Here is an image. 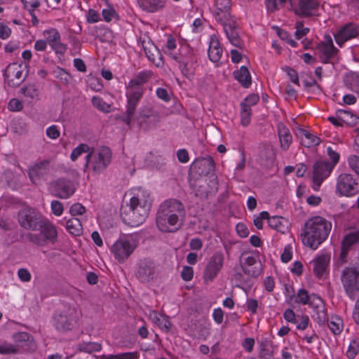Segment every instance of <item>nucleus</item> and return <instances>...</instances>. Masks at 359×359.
Here are the masks:
<instances>
[{
	"mask_svg": "<svg viewBox=\"0 0 359 359\" xmlns=\"http://www.w3.org/2000/svg\"><path fill=\"white\" fill-rule=\"evenodd\" d=\"M20 92L24 95L25 101L29 103L36 101L39 98V90L34 84H28L22 87Z\"/></svg>",
	"mask_w": 359,
	"mask_h": 359,
	"instance_id": "f704fd0d",
	"label": "nucleus"
},
{
	"mask_svg": "<svg viewBox=\"0 0 359 359\" xmlns=\"http://www.w3.org/2000/svg\"><path fill=\"white\" fill-rule=\"evenodd\" d=\"M327 154L331 159L332 162H330V164H333V167L334 168L335 165L339 163L340 156L339 153H337L335 150L332 149V147H327Z\"/></svg>",
	"mask_w": 359,
	"mask_h": 359,
	"instance_id": "bf43d9fd",
	"label": "nucleus"
},
{
	"mask_svg": "<svg viewBox=\"0 0 359 359\" xmlns=\"http://www.w3.org/2000/svg\"><path fill=\"white\" fill-rule=\"evenodd\" d=\"M299 135L302 144L306 147L317 146L320 143V139L306 130L301 129L299 130Z\"/></svg>",
	"mask_w": 359,
	"mask_h": 359,
	"instance_id": "473e14b6",
	"label": "nucleus"
},
{
	"mask_svg": "<svg viewBox=\"0 0 359 359\" xmlns=\"http://www.w3.org/2000/svg\"><path fill=\"white\" fill-rule=\"evenodd\" d=\"M87 22L89 23H95L100 20V14L93 9H90L86 17Z\"/></svg>",
	"mask_w": 359,
	"mask_h": 359,
	"instance_id": "774afa93",
	"label": "nucleus"
},
{
	"mask_svg": "<svg viewBox=\"0 0 359 359\" xmlns=\"http://www.w3.org/2000/svg\"><path fill=\"white\" fill-rule=\"evenodd\" d=\"M75 191V186L72 181L59 179L54 184L55 196L62 199L69 198Z\"/></svg>",
	"mask_w": 359,
	"mask_h": 359,
	"instance_id": "5701e85b",
	"label": "nucleus"
},
{
	"mask_svg": "<svg viewBox=\"0 0 359 359\" xmlns=\"http://www.w3.org/2000/svg\"><path fill=\"white\" fill-rule=\"evenodd\" d=\"M86 208L81 203H74L69 208V212L72 217L82 216L86 212Z\"/></svg>",
	"mask_w": 359,
	"mask_h": 359,
	"instance_id": "8fccbe9b",
	"label": "nucleus"
},
{
	"mask_svg": "<svg viewBox=\"0 0 359 359\" xmlns=\"http://www.w3.org/2000/svg\"><path fill=\"white\" fill-rule=\"evenodd\" d=\"M226 35L232 45L236 47H241L242 42L236 30L235 23L232 22H224L222 23Z\"/></svg>",
	"mask_w": 359,
	"mask_h": 359,
	"instance_id": "cd10ccee",
	"label": "nucleus"
},
{
	"mask_svg": "<svg viewBox=\"0 0 359 359\" xmlns=\"http://www.w3.org/2000/svg\"><path fill=\"white\" fill-rule=\"evenodd\" d=\"M339 50L334 46L330 36H326L316 46V55L323 63H332L337 57Z\"/></svg>",
	"mask_w": 359,
	"mask_h": 359,
	"instance_id": "ddd939ff",
	"label": "nucleus"
},
{
	"mask_svg": "<svg viewBox=\"0 0 359 359\" xmlns=\"http://www.w3.org/2000/svg\"><path fill=\"white\" fill-rule=\"evenodd\" d=\"M278 134L281 149L284 151L287 150L292 142V136L290 130L285 125L279 123Z\"/></svg>",
	"mask_w": 359,
	"mask_h": 359,
	"instance_id": "c85d7f7f",
	"label": "nucleus"
},
{
	"mask_svg": "<svg viewBox=\"0 0 359 359\" xmlns=\"http://www.w3.org/2000/svg\"><path fill=\"white\" fill-rule=\"evenodd\" d=\"M24 6L29 12L34 11L36 8L40 6L41 0H22Z\"/></svg>",
	"mask_w": 359,
	"mask_h": 359,
	"instance_id": "680f3d73",
	"label": "nucleus"
},
{
	"mask_svg": "<svg viewBox=\"0 0 359 359\" xmlns=\"http://www.w3.org/2000/svg\"><path fill=\"white\" fill-rule=\"evenodd\" d=\"M23 108L22 102L16 98L11 99L8 104V109L11 111H19Z\"/></svg>",
	"mask_w": 359,
	"mask_h": 359,
	"instance_id": "052dcab7",
	"label": "nucleus"
},
{
	"mask_svg": "<svg viewBox=\"0 0 359 359\" xmlns=\"http://www.w3.org/2000/svg\"><path fill=\"white\" fill-rule=\"evenodd\" d=\"M346 86L352 91L359 94V74L356 72H351L345 77Z\"/></svg>",
	"mask_w": 359,
	"mask_h": 359,
	"instance_id": "4c0bfd02",
	"label": "nucleus"
},
{
	"mask_svg": "<svg viewBox=\"0 0 359 359\" xmlns=\"http://www.w3.org/2000/svg\"><path fill=\"white\" fill-rule=\"evenodd\" d=\"M137 2L144 11L155 13L165 7L166 0H137Z\"/></svg>",
	"mask_w": 359,
	"mask_h": 359,
	"instance_id": "c756f323",
	"label": "nucleus"
},
{
	"mask_svg": "<svg viewBox=\"0 0 359 359\" xmlns=\"http://www.w3.org/2000/svg\"><path fill=\"white\" fill-rule=\"evenodd\" d=\"M233 77L243 87L248 88L252 83V78L248 69L242 66L239 69L235 70L233 73Z\"/></svg>",
	"mask_w": 359,
	"mask_h": 359,
	"instance_id": "7c9ffc66",
	"label": "nucleus"
},
{
	"mask_svg": "<svg viewBox=\"0 0 359 359\" xmlns=\"http://www.w3.org/2000/svg\"><path fill=\"white\" fill-rule=\"evenodd\" d=\"M157 325L161 329L163 330L166 332H169L171 326V323L168 318L163 315L161 316Z\"/></svg>",
	"mask_w": 359,
	"mask_h": 359,
	"instance_id": "69168bd1",
	"label": "nucleus"
},
{
	"mask_svg": "<svg viewBox=\"0 0 359 359\" xmlns=\"http://www.w3.org/2000/svg\"><path fill=\"white\" fill-rule=\"evenodd\" d=\"M358 243H359V230L351 231L344 237L340 253V259L342 263L346 262L348 251L353 250Z\"/></svg>",
	"mask_w": 359,
	"mask_h": 359,
	"instance_id": "4be33fe9",
	"label": "nucleus"
},
{
	"mask_svg": "<svg viewBox=\"0 0 359 359\" xmlns=\"http://www.w3.org/2000/svg\"><path fill=\"white\" fill-rule=\"evenodd\" d=\"M111 158L112 153L109 147L102 146L93 148L86 156L84 171L88 172V176L89 175L97 176L108 168Z\"/></svg>",
	"mask_w": 359,
	"mask_h": 359,
	"instance_id": "39448f33",
	"label": "nucleus"
},
{
	"mask_svg": "<svg viewBox=\"0 0 359 359\" xmlns=\"http://www.w3.org/2000/svg\"><path fill=\"white\" fill-rule=\"evenodd\" d=\"M334 169L333 164L325 160L317 161L313 167V189L318 190L323 182L327 178Z\"/></svg>",
	"mask_w": 359,
	"mask_h": 359,
	"instance_id": "2eb2a0df",
	"label": "nucleus"
},
{
	"mask_svg": "<svg viewBox=\"0 0 359 359\" xmlns=\"http://www.w3.org/2000/svg\"><path fill=\"white\" fill-rule=\"evenodd\" d=\"M311 307L313 309L312 318L319 325L324 324L328 320L327 310L323 299L317 295L312 297Z\"/></svg>",
	"mask_w": 359,
	"mask_h": 359,
	"instance_id": "412c9836",
	"label": "nucleus"
},
{
	"mask_svg": "<svg viewBox=\"0 0 359 359\" xmlns=\"http://www.w3.org/2000/svg\"><path fill=\"white\" fill-rule=\"evenodd\" d=\"M139 244L136 234H123L111 246L110 252L118 262H124L133 253Z\"/></svg>",
	"mask_w": 359,
	"mask_h": 359,
	"instance_id": "423d86ee",
	"label": "nucleus"
},
{
	"mask_svg": "<svg viewBox=\"0 0 359 359\" xmlns=\"http://www.w3.org/2000/svg\"><path fill=\"white\" fill-rule=\"evenodd\" d=\"M215 13L217 20L222 23L228 22L230 20L231 14L229 13L231 3L229 0H217L215 3Z\"/></svg>",
	"mask_w": 359,
	"mask_h": 359,
	"instance_id": "393cba45",
	"label": "nucleus"
},
{
	"mask_svg": "<svg viewBox=\"0 0 359 359\" xmlns=\"http://www.w3.org/2000/svg\"><path fill=\"white\" fill-rule=\"evenodd\" d=\"M185 215L181 202L176 199L166 200L161 203L156 212V226L162 232H175L182 226Z\"/></svg>",
	"mask_w": 359,
	"mask_h": 359,
	"instance_id": "f03ea898",
	"label": "nucleus"
},
{
	"mask_svg": "<svg viewBox=\"0 0 359 359\" xmlns=\"http://www.w3.org/2000/svg\"><path fill=\"white\" fill-rule=\"evenodd\" d=\"M222 48L217 36L216 35H212L208 48V57L210 60L213 62H219L222 57Z\"/></svg>",
	"mask_w": 359,
	"mask_h": 359,
	"instance_id": "a878e982",
	"label": "nucleus"
},
{
	"mask_svg": "<svg viewBox=\"0 0 359 359\" xmlns=\"http://www.w3.org/2000/svg\"><path fill=\"white\" fill-rule=\"evenodd\" d=\"M137 352H124L114 355H102L100 359H138Z\"/></svg>",
	"mask_w": 359,
	"mask_h": 359,
	"instance_id": "a19ab883",
	"label": "nucleus"
},
{
	"mask_svg": "<svg viewBox=\"0 0 359 359\" xmlns=\"http://www.w3.org/2000/svg\"><path fill=\"white\" fill-rule=\"evenodd\" d=\"M50 171V161L43 160L34 163L29 168L28 174L34 184L44 180Z\"/></svg>",
	"mask_w": 359,
	"mask_h": 359,
	"instance_id": "6ab92c4d",
	"label": "nucleus"
},
{
	"mask_svg": "<svg viewBox=\"0 0 359 359\" xmlns=\"http://www.w3.org/2000/svg\"><path fill=\"white\" fill-rule=\"evenodd\" d=\"M191 187L196 196L205 198L208 194H212L217 191V180L215 175L201 177L194 183H191Z\"/></svg>",
	"mask_w": 359,
	"mask_h": 359,
	"instance_id": "9b49d317",
	"label": "nucleus"
},
{
	"mask_svg": "<svg viewBox=\"0 0 359 359\" xmlns=\"http://www.w3.org/2000/svg\"><path fill=\"white\" fill-rule=\"evenodd\" d=\"M46 135L52 140H55L60 137V132L58 127L55 125H52L46 128Z\"/></svg>",
	"mask_w": 359,
	"mask_h": 359,
	"instance_id": "e2e57ef3",
	"label": "nucleus"
},
{
	"mask_svg": "<svg viewBox=\"0 0 359 359\" xmlns=\"http://www.w3.org/2000/svg\"><path fill=\"white\" fill-rule=\"evenodd\" d=\"M359 353V343L356 341H352L350 343L349 347L346 351V355L348 358H354Z\"/></svg>",
	"mask_w": 359,
	"mask_h": 359,
	"instance_id": "864d4df0",
	"label": "nucleus"
},
{
	"mask_svg": "<svg viewBox=\"0 0 359 359\" xmlns=\"http://www.w3.org/2000/svg\"><path fill=\"white\" fill-rule=\"evenodd\" d=\"M92 104L99 111L109 113L111 111V105L107 104L99 96H93L91 99Z\"/></svg>",
	"mask_w": 359,
	"mask_h": 359,
	"instance_id": "79ce46f5",
	"label": "nucleus"
},
{
	"mask_svg": "<svg viewBox=\"0 0 359 359\" xmlns=\"http://www.w3.org/2000/svg\"><path fill=\"white\" fill-rule=\"evenodd\" d=\"M157 275L155 264L150 260H142L139 262L135 276L142 283H148L154 280Z\"/></svg>",
	"mask_w": 359,
	"mask_h": 359,
	"instance_id": "a211bd4d",
	"label": "nucleus"
},
{
	"mask_svg": "<svg viewBox=\"0 0 359 359\" xmlns=\"http://www.w3.org/2000/svg\"><path fill=\"white\" fill-rule=\"evenodd\" d=\"M43 36L49 46L56 42V41L61 37L60 34L55 28H50L44 30L43 32Z\"/></svg>",
	"mask_w": 359,
	"mask_h": 359,
	"instance_id": "c03bdc74",
	"label": "nucleus"
},
{
	"mask_svg": "<svg viewBox=\"0 0 359 359\" xmlns=\"http://www.w3.org/2000/svg\"><path fill=\"white\" fill-rule=\"evenodd\" d=\"M102 15L104 21L109 22L114 19H116L117 15L114 9L111 8H104L102 11Z\"/></svg>",
	"mask_w": 359,
	"mask_h": 359,
	"instance_id": "6e6d98bb",
	"label": "nucleus"
},
{
	"mask_svg": "<svg viewBox=\"0 0 359 359\" xmlns=\"http://www.w3.org/2000/svg\"><path fill=\"white\" fill-rule=\"evenodd\" d=\"M284 69L285 72L287 73V76H289L290 79L291 80V81L293 83L299 86V77L297 72L289 67H285Z\"/></svg>",
	"mask_w": 359,
	"mask_h": 359,
	"instance_id": "338daca9",
	"label": "nucleus"
},
{
	"mask_svg": "<svg viewBox=\"0 0 359 359\" xmlns=\"http://www.w3.org/2000/svg\"><path fill=\"white\" fill-rule=\"evenodd\" d=\"M140 46L143 48L147 57L152 62H156V58L159 56V51L157 47L151 41L149 38L140 39Z\"/></svg>",
	"mask_w": 359,
	"mask_h": 359,
	"instance_id": "bb28decb",
	"label": "nucleus"
},
{
	"mask_svg": "<svg viewBox=\"0 0 359 359\" xmlns=\"http://www.w3.org/2000/svg\"><path fill=\"white\" fill-rule=\"evenodd\" d=\"M182 278L185 281H189L193 278V268L189 266H184L181 272Z\"/></svg>",
	"mask_w": 359,
	"mask_h": 359,
	"instance_id": "0e129e2a",
	"label": "nucleus"
},
{
	"mask_svg": "<svg viewBox=\"0 0 359 359\" xmlns=\"http://www.w3.org/2000/svg\"><path fill=\"white\" fill-rule=\"evenodd\" d=\"M176 47L177 44L175 39L172 36H169L167 39L166 43L163 47L164 52L172 57L175 60L181 62L182 58L174 53V50Z\"/></svg>",
	"mask_w": 359,
	"mask_h": 359,
	"instance_id": "58836bf2",
	"label": "nucleus"
},
{
	"mask_svg": "<svg viewBox=\"0 0 359 359\" xmlns=\"http://www.w3.org/2000/svg\"><path fill=\"white\" fill-rule=\"evenodd\" d=\"M46 217L38 210L32 208H24L18 212L20 225L27 230L35 231Z\"/></svg>",
	"mask_w": 359,
	"mask_h": 359,
	"instance_id": "1a4fd4ad",
	"label": "nucleus"
},
{
	"mask_svg": "<svg viewBox=\"0 0 359 359\" xmlns=\"http://www.w3.org/2000/svg\"><path fill=\"white\" fill-rule=\"evenodd\" d=\"M224 255L222 252H215L209 259L204 269L203 278L205 283L212 282L222 271Z\"/></svg>",
	"mask_w": 359,
	"mask_h": 359,
	"instance_id": "f8f14e48",
	"label": "nucleus"
},
{
	"mask_svg": "<svg viewBox=\"0 0 359 359\" xmlns=\"http://www.w3.org/2000/svg\"><path fill=\"white\" fill-rule=\"evenodd\" d=\"M341 281L346 294L354 299L359 292V267H346L341 272Z\"/></svg>",
	"mask_w": 359,
	"mask_h": 359,
	"instance_id": "6e6552de",
	"label": "nucleus"
},
{
	"mask_svg": "<svg viewBox=\"0 0 359 359\" xmlns=\"http://www.w3.org/2000/svg\"><path fill=\"white\" fill-rule=\"evenodd\" d=\"M349 168L359 176V156L351 155L348 158Z\"/></svg>",
	"mask_w": 359,
	"mask_h": 359,
	"instance_id": "3c124183",
	"label": "nucleus"
},
{
	"mask_svg": "<svg viewBox=\"0 0 359 359\" xmlns=\"http://www.w3.org/2000/svg\"><path fill=\"white\" fill-rule=\"evenodd\" d=\"M13 339L18 344L16 346L19 348V346H24V342L29 341L31 336L27 332H18L13 336Z\"/></svg>",
	"mask_w": 359,
	"mask_h": 359,
	"instance_id": "de8ad7c7",
	"label": "nucleus"
},
{
	"mask_svg": "<svg viewBox=\"0 0 359 359\" xmlns=\"http://www.w3.org/2000/svg\"><path fill=\"white\" fill-rule=\"evenodd\" d=\"M328 327L334 334H339L344 328L342 319L338 316H332L328 323Z\"/></svg>",
	"mask_w": 359,
	"mask_h": 359,
	"instance_id": "ea45409f",
	"label": "nucleus"
},
{
	"mask_svg": "<svg viewBox=\"0 0 359 359\" xmlns=\"http://www.w3.org/2000/svg\"><path fill=\"white\" fill-rule=\"evenodd\" d=\"M252 110L247 106H241V123L243 126H248L251 120Z\"/></svg>",
	"mask_w": 359,
	"mask_h": 359,
	"instance_id": "a18cd8bd",
	"label": "nucleus"
},
{
	"mask_svg": "<svg viewBox=\"0 0 359 359\" xmlns=\"http://www.w3.org/2000/svg\"><path fill=\"white\" fill-rule=\"evenodd\" d=\"M246 275H251L252 276H256L255 272L251 273L250 270L244 269L241 266L234 268L233 279L236 281L237 286L239 287L241 284L248 282V278L246 277Z\"/></svg>",
	"mask_w": 359,
	"mask_h": 359,
	"instance_id": "72a5a7b5",
	"label": "nucleus"
},
{
	"mask_svg": "<svg viewBox=\"0 0 359 359\" xmlns=\"http://www.w3.org/2000/svg\"><path fill=\"white\" fill-rule=\"evenodd\" d=\"M259 100V97L257 94H251L248 95L244 101L241 103V106L245 105L248 108H250L251 107L256 104Z\"/></svg>",
	"mask_w": 359,
	"mask_h": 359,
	"instance_id": "4d7b16f0",
	"label": "nucleus"
},
{
	"mask_svg": "<svg viewBox=\"0 0 359 359\" xmlns=\"http://www.w3.org/2000/svg\"><path fill=\"white\" fill-rule=\"evenodd\" d=\"M79 319V312L75 308H67L54 316V325L60 331L71 330Z\"/></svg>",
	"mask_w": 359,
	"mask_h": 359,
	"instance_id": "4468645a",
	"label": "nucleus"
},
{
	"mask_svg": "<svg viewBox=\"0 0 359 359\" xmlns=\"http://www.w3.org/2000/svg\"><path fill=\"white\" fill-rule=\"evenodd\" d=\"M359 35V25L353 22L347 23L342 26L334 34V38L339 47L348 41L356 38Z\"/></svg>",
	"mask_w": 359,
	"mask_h": 359,
	"instance_id": "f3484780",
	"label": "nucleus"
},
{
	"mask_svg": "<svg viewBox=\"0 0 359 359\" xmlns=\"http://www.w3.org/2000/svg\"><path fill=\"white\" fill-rule=\"evenodd\" d=\"M332 227L331 222L323 217L309 218L300 234L302 243L313 250L317 249L327 238Z\"/></svg>",
	"mask_w": 359,
	"mask_h": 359,
	"instance_id": "20e7f679",
	"label": "nucleus"
},
{
	"mask_svg": "<svg viewBox=\"0 0 359 359\" xmlns=\"http://www.w3.org/2000/svg\"><path fill=\"white\" fill-rule=\"evenodd\" d=\"M4 76L13 86L19 85L25 79L22 67L17 63L10 64L6 69Z\"/></svg>",
	"mask_w": 359,
	"mask_h": 359,
	"instance_id": "b1692460",
	"label": "nucleus"
},
{
	"mask_svg": "<svg viewBox=\"0 0 359 359\" xmlns=\"http://www.w3.org/2000/svg\"><path fill=\"white\" fill-rule=\"evenodd\" d=\"M152 204L150 193L144 189L134 192L128 203L122 206L121 217L124 223L138 226L147 218Z\"/></svg>",
	"mask_w": 359,
	"mask_h": 359,
	"instance_id": "f257e3e1",
	"label": "nucleus"
},
{
	"mask_svg": "<svg viewBox=\"0 0 359 359\" xmlns=\"http://www.w3.org/2000/svg\"><path fill=\"white\" fill-rule=\"evenodd\" d=\"M50 46L56 54L60 55L65 54L67 49V46L61 41V37Z\"/></svg>",
	"mask_w": 359,
	"mask_h": 359,
	"instance_id": "09e8293b",
	"label": "nucleus"
},
{
	"mask_svg": "<svg viewBox=\"0 0 359 359\" xmlns=\"http://www.w3.org/2000/svg\"><path fill=\"white\" fill-rule=\"evenodd\" d=\"M37 230L39 231L27 233V238L30 243L39 247H46L57 242V228L48 219L45 218Z\"/></svg>",
	"mask_w": 359,
	"mask_h": 359,
	"instance_id": "0eeeda50",
	"label": "nucleus"
},
{
	"mask_svg": "<svg viewBox=\"0 0 359 359\" xmlns=\"http://www.w3.org/2000/svg\"><path fill=\"white\" fill-rule=\"evenodd\" d=\"M319 6V0H294L293 10L296 15L308 18L317 15Z\"/></svg>",
	"mask_w": 359,
	"mask_h": 359,
	"instance_id": "dca6fc26",
	"label": "nucleus"
},
{
	"mask_svg": "<svg viewBox=\"0 0 359 359\" xmlns=\"http://www.w3.org/2000/svg\"><path fill=\"white\" fill-rule=\"evenodd\" d=\"M18 351L17 346L7 341L0 342V354H15Z\"/></svg>",
	"mask_w": 359,
	"mask_h": 359,
	"instance_id": "49530a36",
	"label": "nucleus"
},
{
	"mask_svg": "<svg viewBox=\"0 0 359 359\" xmlns=\"http://www.w3.org/2000/svg\"><path fill=\"white\" fill-rule=\"evenodd\" d=\"M269 225L282 233H285L289 230L287 220L281 217L274 216L269 218Z\"/></svg>",
	"mask_w": 359,
	"mask_h": 359,
	"instance_id": "2f4dec72",
	"label": "nucleus"
},
{
	"mask_svg": "<svg viewBox=\"0 0 359 359\" xmlns=\"http://www.w3.org/2000/svg\"><path fill=\"white\" fill-rule=\"evenodd\" d=\"M292 257V247L288 244L285 246L283 253L281 254L280 259L284 263L289 262Z\"/></svg>",
	"mask_w": 359,
	"mask_h": 359,
	"instance_id": "13d9d810",
	"label": "nucleus"
},
{
	"mask_svg": "<svg viewBox=\"0 0 359 359\" xmlns=\"http://www.w3.org/2000/svg\"><path fill=\"white\" fill-rule=\"evenodd\" d=\"M51 211L55 216H61L64 211L63 205L59 201H53L50 204Z\"/></svg>",
	"mask_w": 359,
	"mask_h": 359,
	"instance_id": "5fc2aeb1",
	"label": "nucleus"
},
{
	"mask_svg": "<svg viewBox=\"0 0 359 359\" xmlns=\"http://www.w3.org/2000/svg\"><path fill=\"white\" fill-rule=\"evenodd\" d=\"M83 219H79L77 217H72L68 219L66 223V229L67 231L74 236H79L83 232L82 222Z\"/></svg>",
	"mask_w": 359,
	"mask_h": 359,
	"instance_id": "c9c22d12",
	"label": "nucleus"
},
{
	"mask_svg": "<svg viewBox=\"0 0 359 359\" xmlns=\"http://www.w3.org/2000/svg\"><path fill=\"white\" fill-rule=\"evenodd\" d=\"M330 259V255L321 254L312 259L311 263L316 277L320 278L328 273Z\"/></svg>",
	"mask_w": 359,
	"mask_h": 359,
	"instance_id": "aec40b11",
	"label": "nucleus"
},
{
	"mask_svg": "<svg viewBox=\"0 0 359 359\" xmlns=\"http://www.w3.org/2000/svg\"><path fill=\"white\" fill-rule=\"evenodd\" d=\"M153 73L151 71L144 70L140 72L126 85V110L121 119L127 126L130 125L136 107L145 93L146 89L144 87V84L147 83L151 79Z\"/></svg>",
	"mask_w": 359,
	"mask_h": 359,
	"instance_id": "7ed1b4c3",
	"label": "nucleus"
},
{
	"mask_svg": "<svg viewBox=\"0 0 359 359\" xmlns=\"http://www.w3.org/2000/svg\"><path fill=\"white\" fill-rule=\"evenodd\" d=\"M313 295L315 294H312L311 295H309L305 289H300L297 291L295 296L290 297V303L293 301L294 303L303 305L309 304L311 306V302H312V297Z\"/></svg>",
	"mask_w": 359,
	"mask_h": 359,
	"instance_id": "e433bc0d",
	"label": "nucleus"
},
{
	"mask_svg": "<svg viewBox=\"0 0 359 359\" xmlns=\"http://www.w3.org/2000/svg\"><path fill=\"white\" fill-rule=\"evenodd\" d=\"M335 191L339 196L351 197L359 192L358 184L352 175L341 173L337 178Z\"/></svg>",
	"mask_w": 359,
	"mask_h": 359,
	"instance_id": "9d476101",
	"label": "nucleus"
},
{
	"mask_svg": "<svg viewBox=\"0 0 359 359\" xmlns=\"http://www.w3.org/2000/svg\"><path fill=\"white\" fill-rule=\"evenodd\" d=\"M295 36L297 39H302L309 32V29L308 27H305L302 22H297L295 24Z\"/></svg>",
	"mask_w": 359,
	"mask_h": 359,
	"instance_id": "603ef678",
	"label": "nucleus"
},
{
	"mask_svg": "<svg viewBox=\"0 0 359 359\" xmlns=\"http://www.w3.org/2000/svg\"><path fill=\"white\" fill-rule=\"evenodd\" d=\"M92 149L87 144H80L72 150L70 158L72 161H75L83 153L89 154Z\"/></svg>",
	"mask_w": 359,
	"mask_h": 359,
	"instance_id": "37998d69",
	"label": "nucleus"
}]
</instances>
